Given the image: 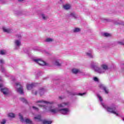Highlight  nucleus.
I'll use <instances>...</instances> for the list:
<instances>
[{"mask_svg":"<svg viewBox=\"0 0 124 124\" xmlns=\"http://www.w3.org/2000/svg\"><path fill=\"white\" fill-rule=\"evenodd\" d=\"M59 99H62V96L59 97Z\"/></svg>","mask_w":124,"mask_h":124,"instance_id":"41","label":"nucleus"},{"mask_svg":"<svg viewBox=\"0 0 124 124\" xmlns=\"http://www.w3.org/2000/svg\"><path fill=\"white\" fill-rule=\"evenodd\" d=\"M80 31H81V29L78 28H76L73 30V32H79Z\"/></svg>","mask_w":124,"mask_h":124,"instance_id":"20","label":"nucleus"},{"mask_svg":"<svg viewBox=\"0 0 124 124\" xmlns=\"http://www.w3.org/2000/svg\"><path fill=\"white\" fill-rule=\"evenodd\" d=\"M70 16L75 19H77V18H78V16H77V15H76L74 13H71Z\"/></svg>","mask_w":124,"mask_h":124,"instance_id":"21","label":"nucleus"},{"mask_svg":"<svg viewBox=\"0 0 124 124\" xmlns=\"http://www.w3.org/2000/svg\"><path fill=\"white\" fill-rule=\"evenodd\" d=\"M2 30L4 32H6L7 33H10L13 31L12 29H7L5 27H3Z\"/></svg>","mask_w":124,"mask_h":124,"instance_id":"11","label":"nucleus"},{"mask_svg":"<svg viewBox=\"0 0 124 124\" xmlns=\"http://www.w3.org/2000/svg\"><path fill=\"white\" fill-rule=\"evenodd\" d=\"M16 92L20 94H24V92L23 91V86L20 83L17 82L16 83Z\"/></svg>","mask_w":124,"mask_h":124,"instance_id":"5","label":"nucleus"},{"mask_svg":"<svg viewBox=\"0 0 124 124\" xmlns=\"http://www.w3.org/2000/svg\"><path fill=\"white\" fill-rule=\"evenodd\" d=\"M70 5L68 4H66L63 5V8H64L65 10H68L69 9H70Z\"/></svg>","mask_w":124,"mask_h":124,"instance_id":"16","label":"nucleus"},{"mask_svg":"<svg viewBox=\"0 0 124 124\" xmlns=\"http://www.w3.org/2000/svg\"><path fill=\"white\" fill-rule=\"evenodd\" d=\"M55 65H57V66H61V65H62V63L60 62L59 60H56L55 62Z\"/></svg>","mask_w":124,"mask_h":124,"instance_id":"23","label":"nucleus"},{"mask_svg":"<svg viewBox=\"0 0 124 124\" xmlns=\"http://www.w3.org/2000/svg\"><path fill=\"white\" fill-rule=\"evenodd\" d=\"M1 79H0V81H1Z\"/></svg>","mask_w":124,"mask_h":124,"instance_id":"43","label":"nucleus"},{"mask_svg":"<svg viewBox=\"0 0 124 124\" xmlns=\"http://www.w3.org/2000/svg\"><path fill=\"white\" fill-rule=\"evenodd\" d=\"M19 116L20 120L21 122H22V123H24V122L25 121V122L26 124H33V123H32V121H31V120H30L29 119H26L25 121H24L23 116H22V115H21L20 113L19 114Z\"/></svg>","mask_w":124,"mask_h":124,"instance_id":"6","label":"nucleus"},{"mask_svg":"<svg viewBox=\"0 0 124 124\" xmlns=\"http://www.w3.org/2000/svg\"><path fill=\"white\" fill-rule=\"evenodd\" d=\"M93 79L95 82H98V81H99L98 78L96 77L93 78Z\"/></svg>","mask_w":124,"mask_h":124,"instance_id":"33","label":"nucleus"},{"mask_svg":"<svg viewBox=\"0 0 124 124\" xmlns=\"http://www.w3.org/2000/svg\"><path fill=\"white\" fill-rule=\"evenodd\" d=\"M0 70H1V72H4L5 71L4 68H3V67H2V66H1V67L0 68Z\"/></svg>","mask_w":124,"mask_h":124,"instance_id":"31","label":"nucleus"},{"mask_svg":"<svg viewBox=\"0 0 124 124\" xmlns=\"http://www.w3.org/2000/svg\"><path fill=\"white\" fill-rule=\"evenodd\" d=\"M45 91L44 90V89L42 88L39 90V93L40 94V95L42 96L43 94H44Z\"/></svg>","mask_w":124,"mask_h":124,"instance_id":"19","label":"nucleus"},{"mask_svg":"<svg viewBox=\"0 0 124 124\" xmlns=\"http://www.w3.org/2000/svg\"><path fill=\"white\" fill-rule=\"evenodd\" d=\"M2 84H0V88H2Z\"/></svg>","mask_w":124,"mask_h":124,"instance_id":"42","label":"nucleus"},{"mask_svg":"<svg viewBox=\"0 0 124 124\" xmlns=\"http://www.w3.org/2000/svg\"><path fill=\"white\" fill-rule=\"evenodd\" d=\"M33 109H34V110H36V111H38V108L35 107H32Z\"/></svg>","mask_w":124,"mask_h":124,"instance_id":"36","label":"nucleus"},{"mask_svg":"<svg viewBox=\"0 0 124 124\" xmlns=\"http://www.w3.org/2000/svg\"><path fill=\"white\" fill-rule=\"evenodd\" d=\"M91 66L92 68L94 69L95 72L99 73V74H102L106 72L107 70H108V66L106 64H102L101 65V67L98 66V63L96 62H91Z\"/></svg>","mask_w":124,"mask_h":124,"instance_id":"1","label":"nucleus"},{"mask_svg":"<svg viewBox=\"0 0 124 124\" xmlns=\"http://www.w3.org/2000/svg\"><path fill=\"white\" fill-rule=\"evenodd\" d=\"M46 42H52L54 41V39L52 38H47L45 40Z\"/></svg>","mask_w":124,"mask_h":124,"instance_id":"22","label":"nucleus"},{"mask_svg":"<svg viewBox=\"0 0 124 124\" xmlns=\"http://www.w3.org/2000/svg\"><path fill=\"white\" fill-rule=\"evenodd\" d=\"M59 112L63 115H67V114L70 112V110L68 108H63L62 109L60 108Z\"/></svg>","mask_w":124,"mask_h":124,"instance_id":"8","label":"nucleus"},{"mask_svg":"<svg viewBox=\"0 0 124 124\" xmlns=\"http://www.w3.org/2000/svg\"><path fill=\"white\" fill-rule=\"evenodd\" d=\"M97 96L98 98H99V100L100 101L101 105L103 106V107H104V108L107 109L108 112L112 113V114H114L116 116H119V114H118V113H117V111H116V106L113 105L112 106H111V107H107V105L104 104V103H102L103 100H102V97H101L100 95L97 94Z\"/></svg>","mask_w":124,"mask_h":124,"instance_id":"2","label":"nucleus"},{"mask_svg":"<svg viewBox=\"0 0 124 124\" xmlns=\"http://www.w3.org/2000/svg\"><path fill=\"white\" fill-rule=\"evenodd\" d=\"M9 117L10 118H15V114L13 113H10L8 115Z\"/></svg>","mask_w":124,"mask_h":124,"instance_id":"27","label":"nucleus"},{"mask_svg":"<svg viewBox=\"0 0 124 124\" xmlns=\"http://www.w3.org/2000/svg\"><path fill=\"white\" fill-rule=\"evenodd\" d=\"M5 54H6V51L5 50H1L0 51V55H5Z\"/></svg>","mask_w":124,"mask_h":124,"instance_id":"30","label":"nucleus"},{"mask_svg":"<svg viewBox=\"0 0 124 124\" xmlns=\"http://www.w3.org/2000/svg\"><path fill=\"white\" fill-rule=\"evenodd\" d=\"M37 122H41V115H38L34 118Z\"/></svg>","mask_w":124,"mask_h":124,"instance_id":"17","label":"nucleus"},{"mask_svg":"<svg viewBox=\"0 0 124 124\" xmlns=\"http://www.w3.org/2000/svg\"><path fill=\"white\" fill-rule=\"evenodd\" d=\"M117 44H119L120 45H124V42L118 41L117 42Z\"/></svg>","mask_w":124,"mask_h":124,"instance_id":"32","label":"nucleus"},{"mask_svg":"<svg viewBox=\"0 0 124 124\" xmlns=\"http://www.w3.org/2000/svg\"><path fill=\"white\" fill-rule=\"evenodd\" d=\"M36 103H40V104L38 105V106L40 107H45V105H47L48 104H54V102H48L44 101V100H38Z\"/></svg>","mask_w":124,"mask_h":124,"instance_id":"4","label":"nucleus"},{"mask_svg":"<svg viewBox=\"0 0 124 124\" xmlns=\"http://www.w3.org/2000/svg\"><path fill=\"white\" fill-rule=\"evenodd\" d=\"M25 0H18L19 2H23V1H25Z\"/></svg>","mask_w":124,"mask_h":124,"instance_id":"40","label":"nucleus"},{"mask_svg":"<svg viewBox=\"0 0 124 124\" xmlns=\"http://www.w3.org/2000/svg\"><path fill=\"white\" fill-rule=\"evenodd\" d=\"M33 62H36L39 64V65H41L42 66H44V65H47V63H46L45 62L40 60V59H33Z\"/></svg>","mask_w":124,"mask_h":124,"instance_id":"7","label":"nucleus"},{"mask_svg":"<svg viewBox=\"0 0 124 124\" xmlns=\"http://www.w3.org/2000/svg\"><path fill=\"white\" fill-rule=\"evenodd\" d=\"M14 13L16 15H21V12H19L18 11H14Z\"/></svg>","mask_w":124,"mask_h":124,"instance_id":"29","label":"nucleus"},{"mask_svg":"<svg viewBox=\"0 0 124 124\" xmlns=\"http://www.w3.org/2000/svg\"><path fill=\"white\" fill-rule=\"evenodd\" d=\"M101 20H102V21H107V19H106L104 17L101 18Z\"/></svg>","mask_w":124,"mask_h":124,"instance_id":"38","label":"nucleus"},{"mask_svg":"<svg viewBox=\"0 0 124 124\" xmlns=\"http://www.w3.org/2000/svg\"><path fill=\"white\" fill-rule=\"evenodd\" d=\"M86 55L87 56H88V57H89V58H93V54L91 53H89V52H87L86 53Z\"/></svg>","mask_w":124,"mask_h":124,"instance_id":"25","label":"nucleus"},{"mask_svg":"<svg viewBox=\"0 0 124 124\" xmlns=\"http://www.w3.org/2000/svg\"><path fill=\"white\" fill-rule=\"evenodd\" d=\"M15 44L16 45V49H18V47H19V46L21 45V41L15 40Z\"/></svg>","mask_w":124,"mask_h":124,"instance_id":"13","label":"nucleus"},{"mask_svg":"<svg viewBox=\"0 0 124 124\" xmlns=\"http://www.w3.org/2000/svg\"><path fill=\"white\" fill-rule=\"evenodd\" d=\"M20 100L24 103H28V101L26 100V99L24 98H21Z\"/></svg>","mask_w":124,"mask_h":124,"instance_id":"26","label":"nucleus"},{"mask_svg":"<svg viewBox=\"0 0 124 124\" xmlns=\"http://www.w3.org/2000/svg\"><path fill=\"white\" fill-rule=\"evenodd\" d=\"M70 105L69 102L62 103L58 105V108H54L51 107L50 109V112L53 113V114H57V113L60 112V108H64V107H68Z\"/></svg>","mask_w":124,"mask_h":124,"instance_id":"3","label":"nucleus"},{"mask_svg":"<svg viewBox=\"0 0 124 124\" xmlns=\"http://www.w3.org/2000/svg\"><path fill=\"white\" fill-rule=\"evenodd\" d=\"M0 63H1V64H3V63H4V61L3 60L0 59Z\"/></svg>","mask_w":124,"mask_h":124,"instance_id":"34","label":"nucleus"},{"mask_svg":"<svg viewBox=\"0 0 124 124\" xmlns=\"http://www.w3.org/2000/svg\"><path fill=\"white\" fill-rule=\"evenodd\" d=\"M32 93L36 95V94H37V91H32Z\"/></svg>","mask_w":124,"mask_h":124,"instance_id":"39","label":"nucleus"},{"mask_svg":"<svg viewBox=\"0 0 124 124\" xmlns=\"http://www.w3.org/2000/svg\"><path fill=\"white\" fill-rule=\"evenodd\" d=\"M103 35L105 37H109V36H111V35L109 33H104Z\"/></svg>","mask_w":124,"mask_h":124,"instance_id":"28","label":"nucleus"},{"mask_svg":"<svg viewBox=\"0 0 124 124\" xmlns=\"http://www.w3.org/2000/svg\"><path fill=\"white\" fill-rule=\"evenodd\" d=\"M16 38H19L20 39V38L22 37V36H21V35H16Z\"/></svg>","mask_w":124,"mask_h":124,"instance_id":"35","label":"nucleus"},{"mask_svg":"<svg viewBox=\"0 0 124 124\" xmlns=\"http://www.w3.org/2000/svg\"><path fill=\"white\" fill-rule=\"evenodd\" d=\"M5 123H6V120H3L2 122H1V124H4Z\"/></svg>","mask_w":124,"mask_h":124,"instance_id":"37","label":"nucleus"},{"mask_svg":"<svg viewBox=\"0 0 124 124\" xmlns=\"http://www.w3.org/2000/svg\"><path fill=\"white\" fill-rule=\"evenodd\" d=\"M99 88L100 89H101V90H104L105 91V93H108L109 92L108 90V89L106 88V87H105V86H104L103 84H100L99 85Z\"/></svg>","mask_w":124,"mask_h":124,"instance_id":"10","label":"nucleus"},{"mask_svg":"<svg viewBox=\"0 0 124 124\" xmlns=\"http://www.w3.org/2000/svg\"><path fill=\"white\" fill-rule=\"evenodd\" d=\"M0 92L2 93L3 94H4V95H7V94H8V93H9L8 89L6 88H1Z\"/></svg>","mask_w":124,"mask_h":124,"instance_id":"9","label":"nucleus"},{"mask_svg":"<svg viewBox=\"0 0 124 124\" xmlns=\"http://www.w3.org/2000/svg\"><path fill=\"white\" fill-rule=\"evenodd\" d=\"M35 85L33 83H32L31 84H27V90H31V89H32V88L35 87Z\"/></svg>","mask_w":124,"mask_h":124,"instance_id":"15","label":"nucleus"},{"mask_svg":"<svg viewBox=\"0 0 124 124\" xmlns=\"http://www.w3.org/2000/svg\"><path fill=\"white\" fill-rule=\"evenodd\" d=\"M69 94L70 95H80L81 96H83V95H85L86 94V93H79L78 94H77L73 92H70L69 93Z\"/></svg>","mask_w":124,"mask_h":124,"instance_id":"12","label":"nucleus"},{"mask_svg":"<svg viewBox=\"0 0 124 124\" xmlns=\"http://www.w3.org/2000/svg\"><path fill=\"white\" fill-rule=\"evenodd\" d=\"M41 16L43 20H47L48 19V16L45 15L44 14H41Z\"/></svg>","mask_w":124,"mask_h":124,"instance_id":"18","label":"nucleus"},{"mask_svg":"<svg viewBox=\"0 0 124 124\" xmlns=\"http://www.w3.org/2000/svg\"><path fill=\"white\" fill-rule=\"evenodd\" d=\"M72 71L74 74H77V73H81V71L78 69L74 68L72 70Z\"/></svg>","mask_w":124,"mask_h":124,"instance_id":"14","label":"nucleus"},{"mask_svg":"<svg viewBox=\"0 0 124 124\" xmlns=\"http://www.w3.org/2000/svg\"><path fill=\"white\" fill-rule=\"evenodd\" d=\"M43 124H52V121L44 120L43 121Z\"/></svg>","mask_w":124,"mask_h":124,"instance_id":"24","label":"nucleus"}]
</instances>
